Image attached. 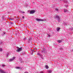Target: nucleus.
<instances>
[{
    "label": "nucleus",
    "mask_w": 73,
    "mask_h": 73,
    "mask_svg": "<svg viewBox=\"0 0 73 73\" xmlns=\"http://www.w3.org/2000/svg\"><path fill=\"white\" fill-rule=\"evenodd\" d=\"M17 48H17L16 50V51L17 52H19L21 51V50H22V47L19 48V47H17Z\"/></svg>",
    "instance_id": "1"
},
{
    "label": "nucleus",
    "mask_w": 73,
    "mask_h": 73,
    "mask_svg": "<svg viewBox=\"0 0 73 73\" xmlns=\"http://www.w3.org/2000/svg\"><path fill=\"white\" fill-rule=\"evenodd\" d=\"M1 21H4V20H5V16L4 15L2 16L1 17Z\"/></svg>",
    "instance_id": "2"
},
{
    "label": "nucleus",
    "mask_w": 73,
    "mask_h": 73,
    "mask_svg": "<svg viewBox=\"0 0 73 73\" xmlns=\"http://www.w3.org/2000/svg\"><path fill=\"white\" fill-rule=\"evenodd\" d=\"M56 18L58 19V21L59 23L60 22V18L58 15H56Z\"/></svg>",
    "instance_id": "3"
},
{
    "label": "nucleus",
    "mask_w": 73,
    "mask_h": 73,
    "mask_svg": "<svg viewBox=\"0 0 73 73\" xmlns=\"http://www.w3.org/2000/svg\"><path fill=\"white\" fill-rule=\"evenodd\" d=\"M35 12V10H31L30 12V14H33Z\"/></svg>",
    "instance_id": "4"
},
{
    "label": "nucleus",
    "mask_w": 73,
    "mask_h": 73,
    "mask_svg": "<svg viewBox=\"0 0 73 73\" xmlns=\"http://www.w3.org/2000/svg\"><path fill=\"white\" fill-rule=\"evenodd\" d=\"M46 52V49L43 48L42 51V53H45Z\"/></svg>",
    "instance_id": "5"
},
{
    "label": "nucleus",
    "mask_w": 73,
    "mask_h": 73,
    "mask_svg": "<svg viewBox=\"0 0 73 73\" xmlns=\"http://www.w3.org/2000/svg\"><path fill=\"white\" fill-rule=\"evenodd\" d=\"M36 21H44V20H43L42 19H38V18L36 19Z\"/></svg>",
    "instance_id": "6"
},
{
    "label": "nucleus",
    "mask_w": 73,
    "mask_h": 73,
    "mask_svg": "<svg viewBox=\"0 0 73 73\" xmlns=\"http://www.w3.org/2000/svg\"><path fill=\"white\" fill-rule=\"evenodd\" d=\"M61 29V28H60L57 27L56 28V30L57 32H59V31H60V29Z\"/></svg>",
    "instance_id": "7"
},
{
    "label": "nucleus",
    "mask_w": 73,
    "mask_h": 73,
    "mask_svg": "<svg viewBox=\"0 0 73 73\" xmlns=\"http://www.w3.org/2000/svg\"><path fill=\"white\" fill-rule=\"evenodd\" d=\"M13 61V59H10L9 60V62H11V61Z\"/></svg>",
    "instance_id": "8"
},
{
    "label": "nucleus",
    "mask_w": 73,
    "mask_h": 73,
    "mask_svg": "<svg viewBox=\"0 0 73 73\" xmlns=\"http://www.w3.org/2000/svg\"><path fill=\"white\" fill-rule=\"evenodd\" d=\"M45 68H46V69H48L49 68V67H48V66L47 65H46L45 66Z\"/></svg>",
    "instance_id": "9"
},
{
    "label": "nucleus",
    "mask_w": 73,
    "mask_h": 73,
    "mask_svg": "<svg viewBox=\"0 0 73 73\" xmlns=\"http://www.w3.org/2000/svg\"><path fill=\"white\" fill-rule=\"evenodd\" d=\"M58 42L59 43H60V42H62V41L60 40H58Z\"/></svg>",
    "instance_id": "10"
},
{
    "label": "nucleus",
    "mask_w": 73,
    "mask_h": 73,
    "mask_svg": "<svg viewBox=\"0 0 73 73\" xmlns=\"http://www.w3.org/2000/svg\"><path fill=\"white\" fill-rule=\"evenodd\" d=\"M64 12H66L68 11L66 9H64Z\"/></svg>",
    "instance_id": "11"
},
{
    "label": "nucleus",
    "mask_w": 73,
    "mask_h": 73,
    "mask_svg": "<svg viewBox=\"0 0 73 73\" xmlns=\"http://www.w3.org/2000/svg\"><path fill=\"white\" fill-rule=\"evenodd\" d=\"M0 45H1L3 46L4 45V43H3V42H1L0 43Z\"/></svg>",
    "instance_id": "12"
},
{
    "label": "nucleus",
    "mask_w": 73,
    "mask_h": 73,
    "mask_svg": "<svg viewBox=\"0 0 73 73\" xmlns=\"http://www.w3.org/2000/svg\"><path fill=\"white\" fill-rule=\"evenodd\" d=\"M32 40V38H30L29 40V42L30 41H31Z\"/></svg>",
    "instance_id": "13"
},
{
    "label": "nucleus",
    "mask_w": 73,
    "mask_h": 73,
    "mask_svg": "<svg viewBox=\"0 0 73 73\" xmlns=\"http://www.w3.org/2000/svg\"><path fill=\"white\" fill-rule=\"evenodd\" d=\"M48 73H52V70H49L48 71Z\"/></svg>",
    "instance_id": "14"
},
{
    "label": "nucleus",
    "mask_w": 73,
    "mask_h": 73,
    "mask_svg": "<svg viewBox=\"0 0 73 73\" xmlns=\"http://www.w3.org/2000/svg\"><path fill=\"white\" fill-rule=\"evenodd\" d=\"M55 11H59V10H58V9H57V8H56L55 9Z\"/></svg>",
    "instance_id": "15"
},
{
    "label": "nucleus",
    "mask_w": 73,
    "mask_h": 73,
    "mask_svg": "<svg viewBox=\"0 0 73 73\" xmlns=\"http://www.w3.org/2000/svg\"><path fill=\"white\" fill-rule=\"evenodd\" d=\"M9 20H14V19L10 18L9 19Z\"/></svg>",
    "instance_id": "16"
},
{
    "label": "nucleus",
    "mask_w": 73,
    "mask_h": 73,
    "mask_svg": "<svg viewBox=\"0 0 73 73\" xmlns=\"http://www.w3.org/2000/svg\"><path fill=\"white\" fill-rule=\"evenodd\" d=\"M8 55H9V53L7 52V53L6 54V56H7V57H8Z\"/></svg>",
    "instance_id": "17"
},
{
    "label": "nucleus",
    "mask_w": 73,
    "mask_h": 73,
    "mask_svg": "<svg viewBox=\"0 0 73 73\" xmlns=\"http://www.w3.org/2000/svg\"><path fill=\"white\" fill-rule=\"evenodd\" d=\"M37 54V55H38L39 56H41V54L39 53V52H38Z\"/></svg>",
    "instance_id": "18"
},
{
    "label": "nucleus",
    "mask_w": 73,
    "mask_h": 73,
    "mask_svg": "<svg viewBox=\"0 0 73 73\" xmlns=\"http://www.w3.org/2000/svg\"><path fill=\"white\" fill-rule=\"evenodd\" d=\"M64 2L65 3H68V1L65 0L64 1Z\"/></svg>",
    "instance_id": "19"
},
{
    "label": "nucleus",
    "mask_w": 73,
    "mask_h": 73,
    "mask_svg": "<svg viewBox=\"0 0 73 73\" xmlns=\"http://www.w3.org/2000/svg\"><path fill=\"white\" fill-rule=\"evenodd\" d=\"M2 67H5V66L6 65H4V64H2Z\"/></svg>",
    "instance_id": "20"
},
{
    "label": "nucleus",
    "mask_w": 73,
    "mask_h": 73,
    "mask_svg": "<svg viewBox=\"0 0 73 73\" xmlns=\"http://www.w3.org/2000/svg\"><path fill=\"white\" fill-rule=\"evenodd\" d=\"M36 73H44V72L42 71V72H36Z\"/></svg>",
    "instance_id": "21"
},
{
    "label": "nucleus",
    "mask_w": 73,
    "mask_h": 73,
    "mask_svg": "<svg viewBox=\"0 0 73 73\" xmlns=\"http://www.w3.org/2000/svg\"><path fill=\"white\" fill-rule=\"evenodd\" d=\"M27 40V38H23V40H24V41H25V40Z\"/></svg>",
    "instance_id": "22"
},
{
    "label": "nucleus",
    "mask_w": 73,
    "mask_h": 73,
    "mask_svg": "<svg viewBox=\"0 0 73 73\" xmlns=\"http://www.w3.org/2000/svg\"><path fill=\"white\" fill-rule=\"evenodd\" d=\"M16 69H20V67H16Z\"/></svg>",
    "instance_id": "23"
},
{
    "label": "nucleus",
    "mask_w": 73,
    "mask_h": 73,
    "mask_svg": "<svg viewBox=\"0 0 73 73\" xmlns=\"http://www.w3.org/2000/svg\"><path fill=\"white\" fill-rule=\"evenodd\" d=\"M15 57H13V60H15Z\"/></svg>",
    "instance_id": "24"
},
{
    "label": "nucleus",
    "mask_w": 73,
    "mask_h": 73,
    "mask_svg": "<svg viewBox=\"0 0 73 73\" xmlns=\"http://www.w3.org/2000/svg\"><path fill=\"white\" fill-rule=\"evenodd\" d=\"M60 49L61 50H63V48H62V47H61L60 48Z\"/></svg>",
    "instance_id": "25"
},
{
    "label": "nucleus",
    "mask_w": 73,
    "mask_h": 73,
    "mask_svg": "<svg viewBox=\"0 0 73 73\" xmlns=\"http://www.w3.org/2000/svg\"><path fill=\"white\" fill-rule=\"evenodd\" d=\"M9 24H13V23L11 22H10L9 23Z\"/></svg>",
    "instance_id": "26"
},
{
    "label": "nucleus",
    "mask_w": 73,
    "mask_h": 73,
    "mask_svg": "<svg viewBox=\"0 0 73 73\" xmlns=\"http://www.w3.org/2000/svg\"><path fill=\"white\" fill-rule=\"evenodd\" d=\"M41 58H42V59H43L44 58H43V57L42 56H40Z\"/></svg>",
    "instance_id": "27"
},
{
    "label": "nucleus",
    "mask_w": 73,
    "mask_h": 73,
    "mask_svg": "<svg viewBox=\"0 0 73 73\" xmlns=\"http://www.w3.org/2000/svg\"><path fill=\"white\" fill-rule=\"evenodd\" d=\"M20 12H21V13H25V12H24V11H23V12L20 11Z\"/></svg>",
    "instance_id": "28"
},
{
    "label": "nucleus",
    "mask_w": 73,
    "mask_h": 73,
    "mask_svg": "<svg viewBox=\"0 0 73 73\" xmlns=\"http://www.w3.org/2000/svg\"><path fill=\"white\" fill-rule=\"evenodd\" d=\"M2 51H3V49H2V48H0V51L2 52Z\"/></svg>",
    "instance_id": "29"
},
{
    "label": "nucleus",
    "mask_w": 73,
    "mask_h": 73,
    "mask_svg": "<svg viewBox=\"0 0 73 73\" xmlns=\"http://www.w3.org/2000/svg\"><path fill=\"white\" fill-rule=\"evenodd\" d=\"M48 37H50V35H48Z\"/></svg>",
    "instance_id": "30"
},
{
    "label": "nucleus",
    "mask_w": 73,
    "mask_h": 73,
    "mask_svg": "<svg viewBox=\"0 0 73 73\" xmlns=\"http://www.w3.org/2000/svg\"><path fill=\"white\" fill-rule=\"evenodd\" d=\"M5 33H6L5 32H3V34H4V35H5Z\"/></svg>",
    "instance_id": "31"
},
{
    "label": "nucleus",
    "mask_w": 73,
    "mask_h": 73,
    "mask_svg": "<svg viewBox=\"0 0 73 73\" xmlns=\"http://www.w3.org/2000/svg\"><path fill=\"white\" fill-rule=\"evenodd\" d=\"M31 55H33V52H32L31 53Z\"/></svg>",
    "instance_id": "32"
},
{
    "label": "nucleus",
    "mask_w": 73,
    "mask_h": 73,
    "mask_svg": "<svg viewBox=\"0 0 73 73\" xmlns=\"http://www.w3.org/2000/svg\"><path fill=\"white\" fill-rule=\"evenodd\" d=\"M65 7H68V5H65Z\"/></svg>",
    "instance_id": "33"
},
{
    "label": "nucleus",
    "mask_w": 73,
    "mask_h": 73,
    "mask_svg": "<svg viewBox=\"0 0 73 73\" xmlns=\"http://www.w3.org/2000/svg\"><path fill=\"white\" fill-rule=\"evenodd\" d=\"M22 18H23V19H24V16H23L22 17Z\"/></svg>",
    "instance_id": "34"
},
{
    "label": "nucleus",
    "mask_w": 73,
    "mask_h": 73,
    "mask_svg": "<svg viewBox=\"0 0 73 73\" xmlns=\"http://www.w3.org/2000/svg\"><path fill=\"white\" fill-rule=\"evenodd\" d=\"M34 51V50H32V52H33Z\"/></svg>",
    "instance_id": "35"
},
{
    "label": "nucleus",
    "mask_w": 73,
    "mask_h": 73,
    "mask_svg": "<svg viewBox=\"0 0 73 73\" xmlns=\"http://www.w3.org/2000/svg\"><path fill=\"white\" fill-rule=\"evenodd\" d=\"M25 73H28V72H25Z\"/></svg>",
    "instance_id": "36"
},
{
    "label": "nucleus",
    "mask_w": 73,
    "mask_h": 73,
    "mask_svg": "<svg viewBox=\"0 0 73 73\" xmlns=\"http://www.w3.org/2000/svg\"><path fill=\"white\" fill-rule=\"evenodd\" d=\"M33 52H35V50H34Z\"/></svg>",
    "instance_id": "37"
},
{
    "label": "nucleus",
    "mask_w": 73,
    "mask_h": 73,
    "mask_svg": "<svg viewBox=\"0 0 73 73\" xmlns=\"http://www.w3.org/2000/svg\"><path fill=\"white\" fill-rule=\"evenodd\" d=\"M29 12V11H28V12Z\"/></svg>",
    "instance_id": "38"
}]
</instances>
